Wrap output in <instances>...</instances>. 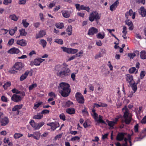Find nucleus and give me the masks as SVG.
Listing matches in <instances>:
<instances>
[{
	"label": "nucleus",
	"instance_id": "f8f14e48",
	"mask_svg": "<svg viewBox=\"0 0 146 146\" xmlns=\"http://www.w3.org/2000/svg\"><path fill=\"white\" fill-rule=\"evenodd\" d=\"M2 126H5L8 124L9 122V119L6 117L2 118L0 120Z\"/></svg>",
	"mask_w": 146,
	"mask_h": 146
},
{
	"label": "nucleus",
	"instance_id": "58836bf2",
	"mask_svg": "<svg viewBox=\"0 0 146 146\" xmlns=\"http://www.w3.org/2000/svg\"><path fill=\"white\" fill-rule=\"evenodd\" d=\"M94 106L95 107L97 108H98L102 106L106 107L107 106V105L106 104H101L100 105H99L97 104H95Z\"/></svg>",
	"mask_w": 146,
	"mask_h": 146
},
{
	"label": "nucleus",
	"instance_id": "052dcab7",
	"mask_svg": "<svg viewBox=\"0 0 146 146\" xmlns=\"http://www.w3.org/2000/svg\"><path fill=\"white\" fill-rule=\"evenodd\" d=\"M11 0H4L3 3L5 5H7L9 3H11Z\"/></svg>",
	"mask_w": 146,
	"mask_h": 146
},
{
	"label": "nucleus",
	"instance_id": "a878e982",
	"mask_svg": "<svg viewBox=\"0 0 146 146\" xmlns=\"http://www.w3.org/2000/svg\"><path fill=\"white\" fill-rule=\"evenodd\" d=\"M17 30V27H15L13 29H11L9 30V33L10 35H13Z\"/></svg>",
	"mask_w": 146,
	"mask_h": 146
},
{
	"label": "nucleus",
	"instance_id": "f03ea898",
	"mask_svg": "<svg viewBox=\"0 0 146 146\" xmlns=\"http://www.w3.org/2000/svg\"><path fill=\"white\" fill-rule=\"evenodd\" d=\"M58 87L59 92L61 96L64 97L68 96L70 92V85L66 82H61Z\"/></svg>",
	"mask_w": 146,
	"mask_h": 146
},
{
	"label": "nucleus",
	"instance_id": "e2e57ef3",
	"mask_svg": "<svg viewBox=\"0 0 146 146\" xmlns=\"http://www.w3.org/2000/svg\"><path fill=\"white\" fill-rule=\"evenodd\" d=\"M26 0H21L19 1V4H25L26 3Z\"/></svg>",
	"mask_w": 146,
	"mask_h": 146
},
{
	"label": "nucleus",
	"instance_id": "f3484780",
	"mask_svg": "<svg viewBox=\"0 0 146 146\" xmlns=\"http://www.w3.org/2000/svg\"><path fill=\"white\" fill-rule=\"evenodd\" d=\"M17 44L22 46H25L27 44L25 40L23 39L18 40L17 41Z\"/></svg>",
	"mask_w": 146,
	"mask_h": 146
},
{
	"label": "nucleus",
	"instance_id": "4be33fe9",
	"mask_svg": "<svg viewBox=\"0 0 146 146\" xmlns=\"http://www.w3.org/2000/svg\"><path fill=\"white\" fill-rule=\"evenodd\" d=\"M141 12L140 13V14L143 17H145L146 15V10L144 7H141L140 9Z\"/></svg>",
	"mask_w": 146,
	"mask_h": 146
},
{
	"label": "nucleus",
	"instance_id": "774afa93",
	"mask_svg": "<svg viewBox=\"0 0 146 146\" xmlns=\"http://www.w3.org/2000/svg\"><path fill=\"white\" fill-rule=\"evenodd\" d=\"M141 123H146V115L141 120Z\"/></svg>",
	"mask_w": 146,
	"mask_h": 146
},
{
	"label": "nucleus",
	"instance_id": "09e8293b",
	"mask_svg": "<svg viewBox=\"0 0 146 146\" xmlns=\"http://www.w3.org/2000/svg\"><path fill=\"white\" fill-rule=\"evenodd\" d=\"M56 27L58 28L61 29L64 27L63 23L57 24L55 25Z\"/></svg>",
	"mask_w": 146,
	"mask_h": 146
},
{
	"label": "nucleus",
	"instance_id": "39448f33",
	"mask_svg": "<svg viewBox=\"0 0 146 146\" xmlns=\"http://www.w3.org/2000/svg\"><path fill=\"white\" fill-rule=\"evenodd\" d=\"M76 98L78 103L80 104H83L84 103V98L80 93H76Z\"/></svg>",
	"mask_w": 146,
	"mask_h": 146
},
{
	"label": "nucleus",
	"instance_id": "aec40b11",
	"mask_svg": "<svg viewBox=\"0 0 146 146\" xmlns=\"http://www.w3.org/2000/svg\"><path fill=\"white\" fill-rule=\"evenodd\" d=\"M46 35L45 32L43 30H41L40 31L38 35H36V38H39L41 37L44 36Z\"/></svg>",
	"mask_w": 146,
	"mask_h": 146
},
{
	"label": "nucleus",
	"instance_id": "c9c22d12",
	"mask_svg": "<svg viewBox=\"0 0 146 146\" xmlns=\"http://www.w3.org/2000/svg\"><path fill=\"white\" fill-rule=\"evenodd\" d=\"M22 24L25 27H27L29 25V24L26 21V20H23L22 21Z\"/></svg>",
	"mask_w": 146,
	"mask_h": 146
},
{
	"label": "nucleus",
	"instance_id": "c85d7f7f",
	"mask_svg": "<svg viewBox=\"0 0 146 146\" xmlns=\"http://www.w3.org/2000/svg\"><path fill=\"white\" fill-rule=\"evenodd\" d=\"M9 18L14 21H17L18 19V18L15 14L11 15L9 16Z\"/></svg>",
	"mask_w": 146,
	"mask_h": 146
},
{
	"label": "nucleus",
	"instance_id": "3c124183",
	"mask_svg": "<svg viewBox=\"0 0 146 146\" xmlns=\"http://www.w3.org/2000/svg\"><path fill=\"white\" fill-rule=\"evenodd\" d=\"M1 100L3 102H6L8 101L7 98L4 96H2L1 97Z\"/></svg>",
	"mask_w": 146,
	"mask_h": 146
},
{
	"label": "nucleus",
	"instance_id": "680f3d73",
	"mask_svg": "<svg viewBox=\"0 0 146 146\" xmlns=\"http://www.w3.org/2000/svg\"><path fill=\"white\" fill-rule=\"evenodd\" d=\"M92 115L95 119V120H97V119L98 118V114L96 112H94Z\"/></svg>",
	"mask_w": 146,
	"mask_h": 146
},
{
	"label": "nucleus",
	"instance_id": "a18cd8bd",
	"mask_svg": "<svg viewBox=\"0 0 146 146\" xmlns=\"http://www.w3.org/2000/svg\"><path fill=\"white\" fill-rule=\"evenodd\" d=\"M136 69L134 67H133L130 68L129 70V72L130 73H133L134 72Z\"/></svg>",
	"mask_w": 146,
	"mask_h": 146
},
{
	"label": "nucleus",
	"instance_id": "79ce46f5",
	"mask_svg": "<svg viewBox=\"0 0 146 146\" xmlns=\"http://www.w3.org/2000/svg\"><path fill=\"white\" fill-rule=\"evenodd\" d=\"M78 51V50L76 49H72L70 48V50L69 54H74L77 52Z\"/></svg>",
	"mask_w": 146,
	"mask_h": 146
},
{
	"label": "nucleus",
	"instance_id": "f704fd0d",
	"mask_svg": "<svg viewBox=\"0 0 146 146\" xmlns=\"http://www.w3.org/2000/svg\"><path fill=\"white\" fill-rule=\"evenodd\" d=\"M23 136V134L21 133H15L14 137L15 139H18Z\"/></svg>",
	"mask_w": 146,
	"mask_h": 146
},
{
	"label": "nucleus",
	"instance_id": "c756f323",
	"mask_svg": "<svg viewBox=\"0 0 146 146\" xmlns=\"http://www.w3.org/2000/svg\"><path fill=\"white\" fill-rule=\"evenodd\" d=\"M145 136H146V129L142 131L141 136L139 137V139H140V140H141Z\"/></svg>",
	"mask_w": 146,
	"mask_h": 146
},
{
	"label": "nucleus",
	"instance_id": "49530a36",
	"mask_svg": "<svg viewBox=\"0 0 146 146\" xmlns=\"http://www.w3.org/2000/svg\"><path fill=\"white\" fill-rule=\"evenodd\" d=\"M73 104V103L70 101H67L65 105L67 107H69L71 106Z\"/></svg>",
	"mask_w": 146,
	"mask_h": 146
},
{
	"label": "nucleus",
	"instance_id": "72a5a7b5",
	"mask_svg": "<svg viewBox=\"0 0 146 146\" xmlns=\"http://www.w3.org/2000/svg\"><path fill=\"white\" fill-rule=\"evenodd\" d=\"M11 85V82H7L5 83L3 86V87L4 88L5 90L7 89L8 87H9Z\"/></svg>",
	"mask_w": 146,
	"mask_h": 146
},
{
	"label": "nucleus",
	"instance_id": "393cba45",
	"mask_svg": "<svg viewBox=\"0 0 146 146\" xmlns=\"http://www.w3.org/2000/svg\"><path fill=\"white\" fill-rule=\"evenodd\" d=\"M140 57L142 59H146V52L145 51H142L140 53Z\"/></svg>",
	"mask_w": 146,
	"mask_h": 146
},
{
	"label": "nucleus",
	"instance_id": "c03bdc74",
	"mask_svg": "<svg viewBox=\"0 0 146 146\" xmlns=\"http://www.w3.org/2000/svg\"><path fill=\"white\" fill-rule=\"evenodd\" d=\"M42 102H40L38 103L37 104H35L33 107V108L35 110L36 109L42 104Z\"/></svg>",
	"mask_w": 146,
	"mask_h": 146
},
{
	"label": "nucleus",
	"instance_id": "1a4fd4ad",
	"mask_svg": "<svg viewBox=\"0 0 146 146\" xmlns=\"http://www.w3.org/2000/svg\"><path fill=\"white\" fill-rule=\"evenodd\" d=\"M11 99L14 102H17L21 101L22 98L20 96L14 94L12 96Z\"/></svg>",
	"mask_w": 146,
	"mask_h": 146
},
{
	"label": "nucleus",
	"instance_id": "2f4dec72",
	"mask_svg": "<svg viewBox=\"0 0 146 146\" xmlns=\"http://www.w3.org/2000/svg\"><path fill=\"white\" fill-rule=\"evenodd\" d=\"M19 32L20 33V34L21 36H25L27 34V33L25 31V29H22L21 30H20Z\"/></svg>",
	"mask_w": 146,
	"mask_h": 146
},
{
	"label": "nucleus",
	"instance_id": "b1692460",
	"mask_svg": "<svg viewBox=\"0 0 146 146\" xmlns=\"http://www.w3.org/2000/svg\"><path fill=\"white\" fill-rule=\"evenodd\" d=\"M102 116L101 115H99V118L96 120L97 121L98 123H102L104 124H106L105 121H104L103 120H102Z\"/></svg>",
	"mask_w": 146,
	"mask_h": 146
},
{
	"label": "nucleus",
	"instance_id": "412c9836",
	"mask_svg": "<svg viewBox=\"0 0 146 146\" xmlns=\"http://www.w3.org/2000/svg\"><path fill=\"white\" fill-rule=\"evenodd\" d=\"M66 111L70 114H74L75 113V110L73 108H69L66 109Z\"/></svg>",
	"mask_w": 146,
	"mask_h": 146
},
{
	"label": "nucleus",
	"instance_id": "9b49d317",
	"mask_svg": "<svg viewBox=\"0 0 146 146\" xmlns=\"http://www.w3.org/2000/svg\"><path fill=\"white\" fill-rule=\"evenodd\" d=\"M98 32V30L97 29L92 27L89 29L88 34L90 35H94L95 34L97 33Z\"/></svg>",
	"mask_w": 146,
	"mask_h": 146
},
{
	"label": "nucleus",
	"instance_id": "6e6d98bb",
	"mask_svg": "<svg viewBox=\"0 0 146 146\" xmlns=\"http://www.w3.org/2000/svg\"><path fill=\"white\" fill-rule=\"evenodd\" d=\"M145 75V72L144 71H141L140 74V76L141 79H142Z\"/></svg>",
	"mask_w": 146,
	"mask_h": 146
},
{
	"label": "nucleus",
	"instance_id": "20e7f679",
	"mask_svg": "<svg viewBox=\"0 0 146 146\" xmlns=\"http://www.w3.org/2000/svg\"><path fill=\"white\" fill-rule=\"evenodd\" d=\"M123 117L124 120H122V123L125 122L126 124H129L130 123L132 119V116L130 115H129L128 110L127 109H125Z\"/></svg>",
	"mask_w": 146,
	"mask_h": 146
},
{
	"label": "nucleus",
	"instance_id": "bf43d9fd",
	"mask_svg": "<svg viewBox=\"0 0 146 146\" xmlns=\"http://www.w3.org/2000/svg\"><path fill=\"white\" fill-rule=\"evenodd\" d=\"M80 139V137L78 136H75L74 137L72 138L71 140L72 141H76L79 140Z\"/></svg>",
	"mask_w": 146,
	"mask_h": 146
},
{
	"label": "nucleus",
	"instance_id": "cd10ccee",
	"mask_svg": "<svg viewBox=\"0 0 146 146\" xmlns=\"http://www.w3.org/2000/svg\"><path fill=\"white\" fill-rule=\"evenodd\" d=\"M43 115L40 113L38 114L35 115L33 117V118L35 119H41L43 117Z\"/></svg>",
	"mask_w": 146,
	"mask_h": 146
},
{
	"label": "nucleus",
	"instance_id": "13d9d810",
	"mask_svg": "<svg viewBox=\"0 0 146 146\" xmlns=\"http://www.w3.org/2000/svg\"><path fill=\"white\" fill-rule=\"evenodd\" d=\"M12 92L13 93H15L16 94H19L20 93V91L17 90L15 88H14L12 90Z\"/></svg>",
	"mask_w": 146,
	"mask_h": 146
},
{
	"label": "nucleus",
	"instance_id": "69168bd1",
	"mask_svg": "<svg viewBox=\"0 0 146 146\" xmlns=\"http://www.w3.org/2000/svg\"><path fill=\"white\" fill-rule=\"evenodd\" d=\"M108 66H109L110 69V70H113V66L111 64V62L109 61L108 62Z\"/></svg>",
	"mask_w": 146,
	"mask_h": 146
},
{
	"label": "nucleus",
	"instance_id": "864d4df0",
	"mask_svg": "<svg viewBox=\"0 0 146 146\" xmlns=\"http://www.w3.org/2000/svg\"><path fill=\"white\" fill-rule=\"evenodd\" d=\"M50 111L47 110H44L42 111L41 112V113L42 115V114H48L49 113Z\"/></svg>",
	"mask_w": 146,
	"mask_h": 146
},
{
	"label": "nucleus",
	"instance_id": "0eeeda50",
	"mask_svg": "<svg viewBox=\"0 0 146 146\" xmlns=\"http://www.w3.org/2000/svg\"><path fill=\"white\" fill-rule=\"evenodd\" d=\"M24 65L21 62L16 63L13 66V68L15 70H21L24 67Z\"/></svg>",
	"mask_w": 146,
	"mask_h": 146
},
{
	"label": "nucleus",
	"instance_id": "0e129e2a",
	"mask_svg": "<svg viewBox=\"0 0 146 146\" xmlns=\"http://www.w3.org/2000/svg\"><path fill=\"white\" fill-rule=\"evenodd\" d=\"M62 135V133L60 134L56 135L54 137V139L56 140L58 139H60L61 138Z\"/></svg>",
	"mask_w": 146,
	"mask_h": 146
},
{
	"label": "nucleus",
	"instance_id": "ea45409f",
	"mask_svg": "<svg viewBox=\"0 0 146 146\" xmlns=\"http://www.w3.org/2000/svg\"><path fill=\"white\" fill-rule=\"evenodd\" d=\"M54 42L60 44H62L63 43V40L62 39H56L54 41Z\"/></svg>",
	"mask_w": 146,
	"mask_h": 146
},
{
	"label": "nucleus",
	"instance_id": "4d7b16f0",
	"mask_svg": "<svg viewBox=\"0 0 146 146\" xmlns=\"http://www.w3.org/2000/svg\"><path fill=\"white\" fill-rule=\"evenodd\" d=\"M14 41V39L13 38H11L9 41L8 44L10 45H11L13 44Z\"/></svg>",
	"mask_w": 146,
	"mask_h": 146
},
{
	"label": "nucleus",
	"instance_id": "ddd939ff",
	"mask_svg": "<svg viewBox=\"0 0 146 146\" xmlns=\"http://www.w3.org/2000/svg\"><path fill=\"white\" fill-rule=\"evenodd\" d=\"M7 52L11 54H17L19 52V50L18 49L14 47L9 49Z\"/></svg>",
	"mask_w": 146,
	"mask_h": 146
},
{
	"label": "nucleus",
	"instance_id": "603ef678",
	"mask_svg": "<svg viewBox=\"0 0 146 146\" xmlns=\"http://www.w3.org/2000/svg\"><path fill=\"white\" fill-rule=\"evenodd\" d=\"M28 137H33V138L37 140H38L39 139V137H38L34 135L33 134H29V133L28 134Z\"/></svg>",
	"mask_w": 146,
	"mask_h": 146
},
{
	"label": "nucleus",
	"instance_id": "6ab92c4d",
	"mask_svg": "<svg viewBox=\"0 0 146 146\" xmlns=\"http://www.w3.org/2000/svg\"><path fill=\"white\" fill-rule=\"evenodd\" d=\"M118 120V119L117 118H116L114 121H109L108 120H107V122L108 123V125L109 126L113 127L114 125L117 123Z\"/></svg>",
	"mask_w": 146,
	"mask_h": 146
},
{
	"label": "nucleus",
	"instance_id": "423d86ee",
	"mask_svg": "<svg viewBox=\"0 0 146 146\" xmlns=\"http://www.w3.org/2000/svg\"><path fill=\"white\" fill-rule=\"evenodd\" d=\"M47 125L50 126L51 129L53 131L55 130L57 127L59 126L58 123L57 122L47 123Z\"/></svg>",
	"mask_w": 146,
	"mask_h": 146
},
{
	"label": "nucleus",
	"instance_id": "a211bd4d",
	"mask_svg": "<svg viewBox=\"0 0 146 146\" xmlns=\"http://www.w3.org/2000/svg\"><path fill=\"white\" fill-rule=\"evenodd\" d=\"M63 17L65 18H69L70 15V12L66 10L61 11Z\"/></svg>",
	"mask_w": 146,
	"mask_h": 146
},
{
	"label": "nucleus",
	"instance_id": "e433bc0d",
	"mask_svg": "<svg viewBox=\"0 0 146 146\" xmlns=\"http://www.w3.org/2000/svg\"><path fill=\"white\" fill-rule=\"evenodd\" d=\"M61 48L62 49L64 52H66L67 53L69 54L70 48H66L64 47H62Z\"/></svg>",
	"mask_w": 146,
	"mask_h": 146
},
{
	"label": "nucleus",
	"instance_id": "f257e3e1",
	"mask_svg": "<svg viewBox=\"0 0 146 146\" xmlns=\"http://www.w3.org/2000/svg\"><path fill=\"white\" fill-rule=\"evenodd\" d=\"M55 70L57 75L62 78H65L69 76L70 74V69L66 67L58 65L55 67Z\"/></svg>",
	"mask_w": 146,
	"mask_h": 146
},
{
	"label": "nucleus",
	"instance_id": "8fccbe9b",
	"mask_svg": "<svg viewBox=\"0 0 146 146\" xmlns=\"http://www.w3.org/2000/svg\"><path fill=\"white\" fill-rule=\"evenodd\" d=\"M60 117L61 119L63 121H65L66 119V117L64 114L62 113L60 114Z\"/></svg>",
	"mask_w": 146,
	"mask_h": 146
},
{
	"label": "nucleus",
	"instance_id": "5701e85b",
	"mask_svg": "<svg viewBox=\"0 0 146 146\" xmlns=\"http://www.w3.org/2000/svg\"><path fill=\"white\" fill-rule=\"evenodd\" d=\"M130 86H131L132 90L133 91V93H135L137 89V85L136 83L134 82L133 84H131Z\"/></svg>",
	"mask_w": 146,
	"mask_h": 146
},
{
	"label": "nucleus",
	"instance_id": "2eb2a0df",
	"mask_svg": "<svg viewBox=\"0 0 146 146\" xmlns=\"http://www.w3.org/2000/svg\"><path fill=\"white\" fill-rule=\"evenodd\" d=\"M119 2L118 0H117L115 2L113 3L110 6V10L113 11H114L118 5Z\"/></svg>",
	"mask_w": 146,
	"mask_h": 146
},
{
	"label": "nucleus",
	"instance_id": "9d476101",
	"mask_svg": "<svg viewBox=\"0 0 146 146\" xmlns=\"http://www.w3.org/2000/svg\"><path fill=\"white\" fill-rule=\"evenodd\" d=\"M126 134V133H119L116 138V140L119 141L122 140L124 138L125 135Z\"/></svg>",
	"mask_w": 146,
	"mask_h": 146
},
{
	"label": "nucleus",
	"instance_id": "338daca9",
	"mask_svg": "<svg viewBox=\"0 0 146 146\" xmlns=\"http://www.w3.org/2000/svg\"><path fill=\"white\" fill-rule=\"evenodd\" d=\"M16 108H17V109L18 110H19L23 106L22 104H20L19 105H17L15 106Z\"/></svg>",
	"mask_w": 146,
	"mask_h": 146
},
{
	"label": "nucleus",
	"instance_id": "7c9ffc66",
	"mask_svg": "<svg viewBox=\"0 0 146 146\" xmlns=\"http://www.w3.org/2000/svg\"><path fill=\"white\" fill-rule=\"evenodd\" d=\"M128 13H129V16H132V18L133 19H134L135 17V12L133 13L132 10L131 9H130L129 12H128Z\"/></svg>",
	"mask_w": 146,
	"mask_h": 146
},
{
	"label": "nucleus",
	"instance_id": "de8ad7c7",
	"mask_svg": "<svg viewBox=\"0 0 146 146\" xmlns=\"http://www.w3.org/2000/svg\"><path fill=\"white\" fill-rule=\"evenodd\" d=\"M136 56L135 53H129L128 54V56L131 59L133 58L134 56Z\"/></svg>",
	"mask_w": 146,
	"mask_h": 146
},
{
	"label": "nucleus",
	"instance_id": "a19ab883",
	"mask_svg": "<svg viewBox=\"0 0 146 146\" xmlns=\"http://www.w3.org/2000/svg\"><path fill=\"white\" fill-rule=\"evenodd\" d=\"M40 43L43 48L45 47L46 44V42L45 40L43 39L41 40H40Z\"/></svg>",
	"mask_w": 146,
	"mask_h": 146
},
{
	"label": "nucleus",
	"instance_id": "6e6552de",
	"mask_svg": "<svg viewBox=\"0 0 146 146\" xmlns=\"http://www.w3.org/2000/svg\"><path fill=\"white\" fill-rule=\"evenodd\" d=\"M126 80L127 82L129 83V87H130L131 84V82L133 81V77L132 75L130 74H127L125 75Z\"/></svg>",
	"mask_w": 146,
	"mask_h": 146
},
{
	"label": "nucleus",
	"instance_id": "7ed1b4c3",
	"mask_svg": "<svg viewBox=\"0 0 146 146\" xmlns=\"http://www.w3.org/2000/svg\"><path fill=\"white\" fill-rule=\"evenodd\" d=\"M100 17L98 13L96 11H94L89 15V19L91 22H93L95 20L97 23H98Z\"/></svg>",
	"mask_w": 146,
	"mask_h": 146
},
{
	"label": "nucleus",
	"instance_id": "bb28decb",
	"mask_svg": "<svg viewBox=\"0 0 146 146\" xmlns=\"http://www.w3.org/2000/svg\"><path fill=\"white\" fill-rule=\"evenodd\" d=\"M66 31L67 32H68V35H71L72 33V26L71 25L68 26L66 29Z\"/></svg>",
	"mask_w": 146,
	"mask_h": 146
},
{
	"label": "nucleus",
	"instance_id": "dca6fc26",
	"mask_svg": "<svg viewBox=\"0 0 146 146\" xmlns=\"http://www.w3.org/2000/svg\"><path fill=\"white\" fill-rule=\"evenodd\" d=\"M29 72H30L29 70H27L26 71H25V73L23 74H22L20 77V80L21 81H23V80L25 79L28 76V74L29 73Z\"/></svg>",
	"mask_w": 146,
	"mask_h": 146
},
{
	"label": "nucleus",
	"instance_id": "4c0bfd02",
	"mask_svg": "<svg viewBox=\"0 0 146 146\" xmlns=\"http://www.w3.org/2000/svg\"><path fill=\"white\" fill-rule=\"evenodd\" d=\"M34 64L36 66L39 65L40 64L39 58L34 60Z\"/></svg>",
	"mask_w": 146,
	"mask_h": 146
},
{
	"label": "nucleus",
	"instance_id": "5fc2aeb1",
	"mask_svg": "<svg viewBox=\"0 0 146 146\" xmlns=\"http://www.w3.org/2000/svg\"><path fill=\"white\" fill-rule=\"evenodd\" d=\"M136 1L139 3H142L143 4H145V0H136Z\"/></svg>",
	"mask_w": 146,
	"mask_h": 146
},
{
	"label": "nucleus",
	"instance_id": "4468645a",
	"mask_svg": "<svg viewBox=\"0 0 146 146\" xmlns=\"http://www.w3.org/2000/svg\"><path fill=\"white\" fill-rule=\"evenodd\" d=\"M125 24L129 27V29L130 30H132L133 29V27L132 22L129 20V19H126L125 21Z\"/></svg>",
	"mask_w": 146,
	"mask_h": 146
},
{
	"label": "nucleus",
	"instance_id": "473e14b6",
	"mask_svg": "<svg viewBox=\"0 0 146 146\" xmlns=\"http://www.w3.org/2000/svg\"><path fill=\"white\" fill-rule=\"evenodd\" d=\"M105 34L104 33H103V34L102 35L101 33H99L97 35L98 38L103 39L105 37Z\"/></svg>",
	"mask_w": 146,
	"mask_h": 146
},
{
	"label": "nucleus",
	"instance_id": "37998d69",
	"mask_svg": "<svg viewBox=\"0 0 146 146\" xmlns=\"http://www.w3.org/2000/svg\"><path fill=\"white\" fill-rule=\"evenodd\" d=\"M37 84L36 83L32 84L30 85L29 87V90H31L35 88L36 87Z\"/></svg>",
	"mask_w": 146,
	"mask_h": 146
}]
</instances>
